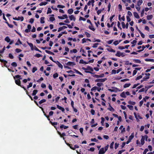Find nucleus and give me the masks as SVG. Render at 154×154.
Listing matches in <instances>:
<instances>
[{"mask_svg":"<svg viewBox=\"0 0 154 154\" xmlns=\"http://www.w3.org/2000/svg\"><path fill=\"white\" fill-rule=\"evenodd\" d=\"M15 82L16 85L23 88L26 92V94L28 93V91L26 90V88L23 85H21V82L19 79L15 80Z\"/></svg>","mask_w":154,"mask_h":154,"instance_id":"1","label":"nucleus"},{"mask_svg":"<svg viewBox=\"0 0 154 154\" xmlns=\"http://www.w3.org/2000/svg\"><path fill=\"white\" fill-rule=\"evenodd\" d=\"M116 56L118 57H120L122 56V57L125 56V53L120 52L119 51H117V53L116 54Z\"/></svg>","mask_w":154,"mask_h":154,"instance_id":"2","label":"nucleus"},{"mask_svg":"<svg viewBox=\"0 0 154 154\" xmlns=\"http://www.w3.org/2000/svg\"><path fill=\"white\" fill-rule=\"evenodd\" d=\"M13 19L15 20H20L21 21H22L24 20V17H18L17 18L16 17H13Z\"/></svg>","mask_w":154,"mask_h":154,"instance_id":"3","label":"nucleus"},{"mask_svg":"<svg viewBox=\"0 0 154 154\" xmlns=\"http://www.w3.org/2000/svg\"><path fill=\"white\" fill-rule=\"evenodd\" d=\"M58 17L60 19L63 20L65 18H67L68 16L66 14H64L63 15V17L58 16Z\"/></svg>","mask_w":154,"mask_h":154,"instance_id":"4","label":"nucleus"},{"mask_svg":"<svg viewBox=\"0 0 154 154\" xmlns=\"http://www.w3.org/2000/svg\"><path fill=\"white\" fill-rule=\"evenodd\" d=\"M134 115L137 121L139 120L138 119H142V117H141L139 115H137L135 112H134Z\"/></svg>","mask_w":154,"mask_h":154,"instance_id":"5","label":"nucleus"},{"mask_svg":"<svg viewBox=\"0 0 154 154\" xmlns=\"http://www.w3.org/2000/svg\"><path fill=\"white\" fill-rule=\"evenodd\" d=\"M66 64L69 66H73L75 65V62L70 61L68 62Z\"/></svg>","mask_w":154,"mask_h":154,"instance_id":"6","label":"nucleus"},{"mask_svg":"<svg viewBox=\"0 0 154 154\" xmlns=\"http://www.w3.org/2000/svg\"><path fill=\"white\" fill-rule=\"evenodd\" d=\"M105 152L104 151V148H102L100 149L98 153L99 154H103Z\"/></svg>","mask_w":154,"mask_h":154,"instance_id":"7","label":"nucleus"},{"mask_svg":"<svg viewBox=\"0 0 154 154\" xmlns=\"http://www.w3.org/2000/svg\"><path fill=\"white\" fill-rule=\"evenodd\" d=\"M94 0H90L88 2L87 5H90L91 4L92 6H93L94 5Z\"/></svg>","mask_w":154,"mask_h":154,"instance_id":"8","label":"nucleus"},{"mask_svg":"<svg viewBox=\"0 0 154 154\" xmlns=\"http://www.w3.org/2000/svg\"><path fill=\"white\" fill-rule=\"evenodd\" d=\"M145 137L143 136H142V138L140 140L141 144V145H143L145 143Z\"/></svg>","mask_w":154,"mask_h":154,"instance_id":"9","label":"nucleus"},{"mask_svg":"<svg viewBox=\"0 0 154 154\" xmlns=\"http://www.w3.org/2000/svg\"><path fill=\"white\" fill-rule=\"evenodd\" d=\"M55 63L58 65V66L61 69H62L63 68V65L61 64V63L58 61H55Z\"/></svg>","mask_w":154,"mask_h":154,"instance_id":"10","label":"nucleus"},{"mask_svg":"<svg viewBox=\"0 0 154 154\" xmlns=\"http://www.w3.org/2000/svg\"><path fill=\"white\" fill-rule=\"evenodd\" d=\"M27 43L30 47L31 50H34V47L33 44L32 43H29L28 42H27Z\"/></svg>","mask_w":154,"mask_h":154,"instance_id":"11","label":"nucleus"},{"mask_svg":"<svg viewBox=\"0 0 154 154\" xmlns=\"http://www.w3.org/2000/svg\"><path fill=\"white\" fill-rule=\"evenodd\" d=\"M107 79L106 78H105L104 79H97V82H103Z\"/></svg>","mask_w":154,"mask_h":154,"instance_id":"12","label":"nucleus"},{"mask_svg":"<svg viewBox=\"0 0 154 154\" xmlns=\"http://www.w3.org/2000/svg\"><path fill=\"white\" fill-rule=\"evenodd\" d=\"M69 17L71 20H73L74 21H75V18L74 17V16L72 15L69 16Z\"/></svg>","mask_w":154,"mask_h":154,"instance_id":"13","label":"nucleus"},{"mask_svg":"<svg viewBox=\"0 0 154 154\" xmlns=\"http://www.w3.org/2000/svg\"><path fill=\"white\" fill-rule=\"evenodd\" d=\"M0 61L1 62L3 63L5 65V66L6 67H7V66H5L6 64L8 63V62L7 61L4 59H1L0 58Z\"/></svg>","mask_w":154,"mask_h":154,"instance_id":"14","label":"nucleus"},{"mask_svg":"<svg viewBox=\"0 0 154 154\" xmlns=\"http://www.w3.org/2000/svg\"><path fill=\"white\" fill-rule=\"evenodd\" d=\"M22 44V43L20 41V38H18V40L17 41V42L15 43V45H18L20 44Z\"/></svg>","mask_w":154,"mask_h":154,"instance_id":"15","label":"nucleus"},{"mask_svg":"<svg viewBox=\"0 0 154 154\" xmlns=\"http://www.w3.org/2000/svg\"><path fill=\"white\" fill-rule=\"evenodd\" d=\"M68 126H65L64 125H61L60 126V129L64 128V129H65L68 128Z\"/></svg>","mask_w":154,"mask_h":154,"instance_id":"16","label":"nucleus"},{"mask_svg":"<svg viewBox=\"0 0 154 154\" xmlns=\"http://www.w3.org/2000/svg\"><path fill=\"white\" fill-rule=\"evenodd\" d=\"M134 17L137 18V19H139L140 18V17L138 14L136 12H134Z\"/></svg>","mask_w":154,"mask_h":154,"instance_id":"17","label":"nucleus"},{"mask_svg":"<svg viewBox=\"0 0 154 154\" xmlns=\"http://www.w3.org/2000/svg\"><path fill=\"white\" fill-rule=\"evenodd\" d=\"M67 12L69 14H71L73 13V10L72 8H71L68 9L67 11Z\"/></svg>","mask_w":154,"mask_h":154,"instance_id":"18","label":"nucleus"},{"mask_svg":"<svg viewBox=\"0 0 154 154\" xmlns=\"http://www.w3.org/2000/svg\"><path fill=\"white\" fill-rule=\"evenodd\" d=\"M89 28L93 31L95 30V29L94 27L92 24H91V25L89 26Z\"/></svg>","mask_w":154,"mask_h":154,"instance_id":"19","label":"nucleus"},{"mask_svg":"<svg viewBox=\"0 0 154 154\" xmlns=\"http://www.w3.org/2000/svg\"><path fill=\"white\" fill-rule=\"evenodd\" d=\"M48 4V2H42L41 3H40L39 4V5L40 6H42V5H46Z\"/></svg>","mask_w":154,"mask_h":154,"instance_id":"20","label":"nucleus"},{"mask_svg":"<svg viewBox=\"0 0 154 154\" xmlns=\"http://www.w3.org/2000/svg\"><path fill=\"white\" fill-rule=\"evenodd\" d=\"M50 122L51 123V124L55 128L56 127L55 126L57 124V122H52L51 121H50Z\"/></svg>","mask_w":154,"mask_h":154,"instance_id":"21","label":"nucleus"},{"mask_svg":"<svg viewBox=\"0 0 154 154\" xmlns=\"http://www.w3.org/2000/svg\"><path fill=\"white\" fill-rule=\"evenodd\" d=\"M57 107L58 109L61 110L62 112H64V109L62 106H57Z\"/></svg>","mask_w":154,"mask_h":154,"instance_id":"22","label":"nucleus"},{"mask_svg":"<svg viewBox=\"0 0 154 154\" xmlns=\"http://www.w3.org/2000/svg\"><path fill=\"white\" fill-rule=\"evenodd\" d=\"M5 41L7 42H9L11 40V39L8 36H7L5 39Z\"/></svg>","mask_w":154,"mask_h":154,"instance_id":"23","label":"nucleus"},{"mask_svg":"<svg viewBox=\"0 0 154 154\" xmlns=\"http://www.w3.org/2000/svg\"><path fill=\"white\" fill-rule=\"evenodd\" d=\"M45 19V17H41L40 18V23H42L43 24L45 22V21L44 20Z\"/></svg>","mask_w":154,"mask_h":154,"instance_id":"24","label":"nucleus"},{"mask_svg":"<svg viewBox=\"0 0 154 154\" xmlns=\"http://www.w3.org/2000/svg\"><path fill=\"white\" fill-rule=\"evenodd\" d=\"M38 90H34L33 91V93L32 94V96H35L38 92Z\"/></svg>","mask_w":154,"mask_h":154,"instance_id":"25","label":"nucleus"},{"mask_svg":"<svg viewBox=\"0 0 154 154\" xmlns=\"http://www.w3.org/2000/svg\"><path fill=\"white\" fill-rule=\"evenodd\" d=\"M145 60L146 61H151L154 62V59H145Z\"/></svg>","mask_w":154,"mask_h":154,"instance_id":"26","label":"nucleus"},{"mask_svg":"<svg viewBox=\"0 0 154 154\" xmlns=\"http://www.w3.org/2000/svg\"><path fill=\"white\" fill-rule=\"evenodd\" d=\"M153 16L152 15H148L147 16V19L148 20H151Z\"/></svg>","mask_w":154,"mask_h":154,"instance_id":"27","label":"nucleus"},{"mask_svg":"<svg viewBox=\"0 0 154 154\" xmlns=\"http://www.w3.org/2000/svg\"><path fill=\"white\" fill-rule=\"evenodd\" d=\"M120 96L121 97H123V98H125L126 97V95H125V93L124 92H122Z\"/></svg>","mask_w":154,"mask_h":154,"instance_id":"28","label":"nucleus"},{"mask_svg":"<svg viewBox=\"0 0 154 154\" xmlns=\"http://www.w3.org/2000/svg\"><path fill=\"white\" fill-rule=\"evenodd\" d=\"M11 65L14 67H15L17 66V63L15 62H13L11 64Z\"/></svg>","mask_w":154,"mask_h":154,"instance_id":"29","label":"nucleus"},{"mask_svg":"<svg viewBox=\"0 0 154 154\" xmlns=\"http://www.w3.org/2000/svg\"><path fill=\"white\" fill-rule=\"evenodd\" d=\"M5 23H7V24H8V26H9V27H10V28H13V26L11 24H10L8 23V22H7V21H5Z\"/></svg>","mask_w":154,"mask_h":154,"instance_id":"30","label":"nucleus"},{"mask_svg":"<svg viewBox=\"0 0 154 154\" xmlns=\"http://www.w3.org/2000/svg\"><path fill=\"white\" fill-rule=\"evenodd\" d=\"M74 70L75 71V72L76 73L79 74V75H83V74L80 72L78 70H76V69H74Z\"/></svg>","mask_w":154,"mask_h":154,"instance_id":"31","label":"nucleus"},{"mask_svg":"<svg viewBox=\"0 0 154 154\" xmlns=\"http://www.w3.org/2000/svg\"><path fill=\"white\" fill-rule=\"evenodd\" d=\"M143 3V1L142 0H140L137 2V5L139 6Z\"/></svg>","mask_w":154,"mask_h":154,"instance_id":"32","label":"nucleus"},{"mask_svg":"<svg viewBox=\"0 0 154 154\" xmlns=\"http://www.w3.org/2000/svg\"><path fill=\"white\" fill-rule=\"evenodd\" d=\"M37 70V68L35 67H34L32 69V73H34Z\"/></svg>","mask_w":154,"mask_h":154,"instance_id":"33","label":"nucleus"},{"mask_svg":"<svg viewBox=\"0 0 154 154\" xmlns=\"http://www.w3.org/2000/svg\"><path fill=\"white\" fill-rule=\"evenodd\" d=\"M77 52V50L76 49H74L72 50H70V53H72L73 52L74 53H76Z\"/></svg>","mask_w":154,"mask_h":154,"instance_id":"34","label":"nucleus"},{"mask_svg":"<svg viewBox=\"0 0 154 154\" xmlns=\"http://www.w3.org/2000/svg\"><path fill=\"white\" fill-rule=\"evenodd\" d=\"M52 11L50 8H48V10L47 13V14H51V13Z\"/></svg>","mask_w":154,"mask_h":154,"instance_id":"35","label":"nucleus"},{"mask_svg":"<svg viewBox=\"0 0 154 154\" xmlns=\"http://www.w3.org/2000/svg\"><path fill=\"white\" fill-rule=\"evenodd\" d=\"M81 51L83 53H82V55L83 56L86 57V55L85 54V53L86 52L84 50V49H81Z\"/></svg>","mask_w":154,"mask_h":154,"instance_id":"36","label":"nucleus"},{"mask_svg":"<svg viewBox=\"0 0 154 154\" xmlns=\"http://www.w3.org/2000/svg\"><path fill=\"white\" fill-rule=\"evenodd\" d=\"M49 20L53 22L55 20V19L54 17H51L49 18Z\"/></svg>","mask_w":154,"mask_h":154,"instance_id":"37","label":"nucleus"},{"mask_svg":"<svg viewBox=\"0 0 154 154\" xmlns=\"http://www.w3.org/2000/svg\"><path fill=\"white\" fill-rule=\"evenodd\" d=\"M131 85V84L128 83V84H125L124 85V88H125L127 87H129L130 85Z\"/></svg>","mask_w":154,"mask_h":154,"instance_id":"38","label":"nucleus"},{"mask_svg":"<svg viewBox=\"0 0 154 154\" xmlns=\"http://www.w3.org/2000/svg\"><path fill=\"white\" fill-rule=\"evenodd\" d=\"M58 76V74L57 73H56L54 74L53 75V77L54 78H57Z\"/></svg>","mask_w":154,"mask_h":154,"instance_id":"39","label":"nucleus"},{"mask_svg":"<svg viewBox=\"0 0 154 154\" xmlns=\"http://www.w3.org/2000/svg\"><path fill=\"white\" fill-rule=\"evenodd\" d=\"M46 100L45 99H43L41 100L40 101H39V104H41L45 102H46Z\"/></svg>","mask_w":154,"mask_h":154,"instance_id":"40","label":"nucleus"},{"mask_svg":"<svg viewBox=\"0 0 154 154\" xmlns=\"http://www.w3.org/2000/svg\"><path fill=\"white\" fill-rule=\"evenodd\" d=\"M57 7L58 8H63L65 7V6L64 5H57Z\"/></svg>","mask_w":154,"mask_h":154,"instance_id":"41","label":"nucleus"},{"mask_svg":"<svg viewBox=\"0 0 154 154\" xmlns=\"http://www.w3.org/2000/svg\"><path fill=\"white\" fill-rule=\"evenodd\" d=\"M128 103L129 104L131 105H134L135 104V103L134 102H133L131 101H128Z\"/></svg>","mask_w":154,"mask_h":154,"instance_id":"42","label":"nucleus"},{"mask_svg":"<svg viewBox=\"0 0 154 154\" xmlns=\"http://www.w3.org/2000/svg\"><path fill=\"white\" fill-rule=\"evenodd\" d=\"M85 34L87 37L89 38L90 37L91 35L88 32H85Z\"/></svg>","mask_w":154,"mask_h":154,"instance_id":"43","label":"nucleus"},{"mask_svg":"<svg viewBox=\"0 0 154 154\" xmlns=\"http://www.w3.org/2000/svg\"><path fill=\"white\" fill-rule=\"evenodd\" d=\"M104 74H102L100 75H97V78L103 77L104 76Z\"/></svg>","mask_w":154,"mask_h":154,"instance_id":"44","label":"nucleus"},{"mask_svg":"<svg viewBox=\"0 0 154 154\" xmlns=\"http://www.w3.org/2000/svg\"><path fill=\"white\" fill-rule=\"evenodd\" d=\"M79 146H78V145H75L74 146V147H73V148H71V149H72V150H74L76 148H79Z\"/></svg>","mask_w":154,"mask_h":154,"instance_id":"45","label":"nucleus"},{"mask_svg":"<svg viewBox=\"0 0 154 154\" xmlns=\"http://www.w3.org/2000/svg\"><path fill=\"white\" fill-rule=\"evenodd\" d=\"M35 57H36L38 58L42 56V55L38 54H36L34 55Z\"/></svg>","mask_w":154,"mask_h":154,"instance_id":"46","label":"nucleus"},{"mask_svg":"<svg viewBox=\"0 0 154 154\" xmlns=\"http://www.w3.org/2000/svg\"><path fill=\"white\" fill-rule=\"evenodd\" d=\"M15 51L17 53L20 52L22 51L21 49L18 48L16 49Z\"/></svg>","mask_w":154,"mask_h":154,"instance_id":"47","label":"nucleus"},{"mask_svg":"<svg viewBox=\"0 0 154 154\" xmlns=\"http://www.w3.org/2000/svg\"><path fill=\"white\" fill-rule=\"evenodd\" d=\"M108 109L111 111H114V109L112 106H110L108 108Z\"/></svg>","mask_w":154,"mask_h":154,"instance_id":"48","label":"nucleus"},{"mask_svg":"<svg viewBox=\"0 0 154 154\" xmlns=\"http://www.w3.org/2000/svg\"><path fill=\"white\" fill-rule=\"evenodd\" d=\"M21 76L19 75H15V76L14 77V79L15 80V78H16L17 79H19L20 77H21Z\"/></svg>","mask_w":154,"mask_h":154,"instance_id":"49","label":"nucleus"},{"mask_svg":"<svg viewBox=\"0 0 154 154\" xmlns=\"http://www.w3.org/2000/svg\"><path fill=\"white\" fill-rule=\"evenodd\" d=\"M32 82H30L29 83V85H28L27 86V88H29L32 87Z\"/></svg>","mask_w":154,"mask_h":154,"instance_id":"50","label":"nucleus"},{"mask_svg":"<svg viewBox=\"0 0 154 154\" xmlns=\"http://www.w3.org/2000/svg\"><path fill=\"white\" fill-rule=\"evenodd\" d=\"M79 20H82L83 21H85L86 20V19L84 17H79Z\"/></svg>","mask_w":154,"mask_h":154,"instance_id":"51","label":"nucleus"},{"mask_svg":"<svg viewBox=\"0 0 154 154\" xmlns=\"http://www.w3.org/2000/svg\"><path fill=\"white\" fill-rule=\"evenodd\" d=\"M9 57L11 59H13L14 58V57L13 56L11 53H10L9 54Z\"/></svg>","mask_w":154,"mask_h":154,"instance_id":"52","label":"nucleus"},{"mask_svg":"<svg viewBox=\"0 0 154 154\" xmlns=\"http://www.w3.org/2000/svg\"><path fill=\"white\" fill-rule=\"evenodd\" d=\"M133 60L135 61V63H141V61L139 60Z\"/></svg>","mask_w":154,"mask_h":154,"instance_id":"53","label":"nucleus"},{"mask_svg":"<svg viewBox=\"0 0 154 154\" xmlns=\"http://www.w3.org/2000/svg\"><path fill=\"white\" fill-rule=\"evenodd\" d=\"M81 57V56H77L76 58L75 61L76 62H78L79 61V59Z\"/></svg>","mask_w":154,"mask_h":154,"instance_id":"54","label":"nucleus"},{"mask_svg":"<svg viewBox=\"0 0 154 154\" xmlns=\"http://www.w3.org/2000/svg\"><path fill=\"white\" fill-rule=\"evenodd\" d=\"M107 50L109 51L110 52H116V51L115 50H114L112 48H111L110 49H107Z\"/></svg>","mask_w":154,"mask_h":154,"instance_id":"55","label":"nucleus"},{"mask_svg":"<svg viewBox=\"0 0 154 154\" xmlns=\"http://www.w3.org/2000/svg\"><path fill=\"white\" fill-rule=\"evenodd\" d=\"M91 67L90 66H88L87 68H85L84 67L82 68V69L84 70H89Z\"/></svg>","mask_w":154,"mask_h":154,"instance_id":"56","label":"nucleus"},{"mask_svg":"<svg viewBox=\"0 0 154 154\" xmlns=\"http://www.w3.org/2000/svg\"><path fill=\"white\" fill-rule=\"evenodd\" d=\"M34 21V19L33 18H31L29 20V23H32Z\"/></svg>","mask_w":154,"mask_h":154,"instance_id":"57","label":"nucleus"},{"mask_svg":"<svg viewBox=\"0 0 154 154\" xmlns=\"http://www.w3.org/2000/svg\"><path fill=\"white\" fill-rule=\"evenodd\" d=\"M78 125H75L72 126V128L75 129H77L78 128Z\"/></svg>","mask_w":154,"mask_h":154,"instance_id":"58","label":"nucleus"},{"mask_svg":"<svg viewBox=\"0 0 154 154\" xmlns=\"http://www.w3.org/2000/svg\"><path fill=\"white\" fill-rule=\"evenodd\" d=\"M142 77V76L141 75H139L137 77V78L136 79V80H139V79H140Z\"/></svg>","mask_w":154,"mask_h":154,"instance_id":"59","label":"nucleus"},{"mask_svg":"<svg viewBox=\"0 0 154 154\" xmlns=\"http://www.w3.org/2000/svg\"><path fill=\"white\" fill-rule=\"evenodd\" d=\"M41 86L42 88H45L46 87V85L44 83H42L41 84Z\"/></svg>","mask_w":154,"mask_h":154,"instance_id":"60","label":"nucleus"},{"mask_svg":"<svg viewBox=\"0 0 154 154\" xmlns=\"http://www.w3.org/2000/svg\"><path fill=\"white\" fill-rule=\"evenodd\" d=\"M36 31V29L34 26H33L32 27V29L31 30V31L32 32H35Z\"/></svg>","mask_w":154,"mask_h":154,"instance_id":"61","label":"nucleus"},{"mask_svg":"<svg viewBox=\"0 0 154 154\" xmlns=\"http://www.w3.org/2000/svg\"><path fill=\"white\" fill-rule=\"evenodd\" d=\"M79 131L80 133L82 134V135H83V129L82 128H81L79 129Z\"/></svg>","mask_w":154,"mask_h":154,"instance_id":"62","label":"nucleus"},{"mask_svg":"<svg viewBox=\"0 0 154 154\" xmlns=\"http://www.w3.org/2000/svg\"><path fill=\"white\" fill-rule=\"evenodd\" d=\"M119 44V42L118 41H116L113 42V44L115 45H116Z\"/></svg>","mask_w":154,"mask_h":154,"instance_id":"63","label":"nucleus"},{"mask_svg":"<svg viewBox=\"0 0 154 154\" xmlns=\"http://www.w3.org/2000/svg\"><path fill=\"white\" fill-rule=\"evenodd\" d=\"M149 150L148 149H145L144 151H143V154H146V152L148 151Z\"/></svg>","mask_w":154,"mask_h":154,"instance_id":"64","label":"nucleus"}]
</instances>
